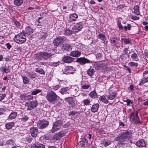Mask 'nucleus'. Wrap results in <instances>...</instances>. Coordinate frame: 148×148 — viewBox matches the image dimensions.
Wrapping results in <instances>:
<instances>
[{
  "label": "nucleus",
  "mask_w": 148,
  "mask_h": 148,
  "mask_svg": "<svg viewBox=\"0 0 148 148\" xmlns=\"http://www.w3.org/2000/svg\"><path fill=\"white\" fill-rule=\"evenodd\" d=\"M46 98L49 102L52 104H55L57 100L60 98L59 97L52 91L47 92Z\"/></svg>",
  "instance_id": "nucleus-1"
},
{
  "label": "nucleus",
  "mask_w": 148,
  "mask_h": 148,
  "mask_svg": "<svg viewBox=\"0 0 148 148\" xmlns=\"http://www.w3.org/2000/svg\"><path fill=\"white\" fill-rule=\"evenodd\" d=\"M14 40L16 43L22 44L25 42L26 40V36L24 31H22L18 34L15 35Z\"/></svg>",
  "instance_id": "nucleus-2"
},
{
  "label": "nucleus",
  "mask_w": 148,
  "mask_h": 148,
  "mask_svg": "<svg viewBox=\"0 0 148 148\" xmlns=\"http://www.w3.org/2000/svg\"><path fill=\"white\" fill-rule=\"evenodd\" d=\"M132 132L131 131L125 130L121 132L120 136L116 137L114 139V140L118 141L119 139H123L127 140L132 137Z\"/></svg>",
  "instance_id": "nucleus-3"
},
{
  "label": "nucleus",
  "mask_w": 148,
  "mask_h": 148,
  "mask_svg": "<svg viewBox=\"0 0 148 148\" xmlns=\"http://www.w3.org/2000/svg\"><path fill=\"white\" fill-rule=\"evenodd\" d=\"M53 55V54L46 52H42L36 53V58L38 60L44 59L47 60L49 58Z\"/></svg>",
  "instance_id": "nucleus-4"
},
{
  "label": "nucleus",
  "mask_w": 148,
  "mask_h": 148,
  "mask_svg": "<svg viewBox=\"0 0 148 148\" xmlns=\"http://www.w3.org/2000/svg\"><path fill=\"white\" fill-rule=\"evenodd\" d=\"M62 125V122L61 120H58L56 122L53 124L52 129L50 130V132L53 133L60 129Z\"/></svg>",
  "instance_id": "nucleus-5"
},
{
  "label": "nucleus",
  "mask_w": 148,
  "mask_h": 148,
  "mask_svg": "<svg viewBox=\"0 0 148 148\" xmlns=\"http://www.w3.org/2000/svg\"><path fill=\"white\" fill-rule=\"evenodd\" d=\"M66 40V37L64 36H58L54 39L53 41L54 44L55 46H58L63 43Z\"/></svg>",
  "instance_id": "nucleus-6"
},
{
  "label": "nucleus",
  "mask_w": 148,
  "mask_h": 148,
  "mask_svg": "<svg viewBox=\"0 0 148 148\" xmlns=\"http://www.w3.org/2000/svg\"><path fill=\"white\" fill-rule=\"evenodd\" d=\"M48 121L44 120L39 121L37 123L38 127L40 129H43L46 127L48 125Z\"/></svg>",
  "instance_id": "nucleus-7"
},
{
  "label": "nucleus",
  "mask_w": 148,
  "mask_h": 148,
  "mask_svg": "<svg viewBox=\"0 0 148 148\" xmlns=\"http://www.w3.org/2000/svg\"><path fill=\"white\" fill-rule=\"evenodd\" d=\"M75 70L72 66H67L65 67L63 73L66 74H73Z\"/></svg>",
  "instance_id": "nucleus-8"
},
{
  "label": "nucleus",
  "mask_w": 148,
  "mask_h": 148,
  "mask_svg": "<svg viewBox=\"0 0 148 148\" xmlns=\"http://www.w3.org/2000/svg\"><path fill=\"white\" fill-rule=\"evenodd\" d=\"M117 144V146L119 148H123L127 146V141L126 140L123 139H119Z\"/></svg>",
  "instance_id": "nucleus-9"
},
{
  "label": "nucleus",
  "mask_w": 148,
  "mask_h": 148,
  "mask_svg": "<svg viewBox=\"0 0 148 148\" xmlns=\"http://www.w3.org/2000/svg\"><path fill=\"white\" fill-rule=\"evenodd\" d=\"M83 27V23L80 22L77 23L72 28L73 32L74 33H76L81 30Z\"/></svg>",
  "instance_id": "nucleus-10"
},
{
  "label": "nucleus",
  "mask_w": 148,
  "mask_h": 148,
  "mask_svg": "<svg viewBox=\"0 0 148 148\" xmlns=\"http://www.w3.org/2000/svg\"><path fill=\"white\" fill-rule=\"evenodd\" d=\"M106 64L104 63H98L95 62L93 65V67L97 70H101L105 68Z\"/></svg>",
  "instance_id": "nucleus-11"
},
{
  "label": "nucleus",
  "mask_w": 148,
  "mask_h": 148,
  "mask_svg": "<svg viewBox=\"0 0 148 148\" xmlns=\"http://www.w3.org/2000/svg\"><path fill=\"white\" fill-rule=\"evenodd\" d=\"M68 87H63L61 89L59 92L62 95H65L66 96H68L70 94Z\"/></svg>",
  "instance_id": "nucleus-12"
},
{
  "label": "nucleus",
  "mask_w": 148,
  "mask_h": 148,
  "mask_svg": "<svg viewBox=\"0 0 148 148\" xmlns=\"http://www.w3.org/2000/svg\"><path fill=\"white\" fill-rule=\"evenodd\" d=\"M38 104L36 100L31 101L28 106L27 109L29 110H31L36 107Z\"/></svg>",
  "instance_id": "nucleus-13"
},
{
  "label": "nucleus",
  "mask_w": 148,
  "mask_h": 148,
  "mask_svg": "<svg viewBox=\"0 0 148 148\" xmlns=\"http://www.w3.org/2000/svg\"><path fill=\"white\" fill-rule=\"evenodd\" d=\"M21 99L23 101H26L33 99V96L31 95H28L26 94H21L20 96Z\"/></svg>",
  "instance_id": "nucleus-14"
},
{
  "label": "nucleus",
  "mask_w": 148,
  "mask_h": 148,
  "mask_svg": "<svg viewBox=\"0 0 148 148\" xmlns=\"http://www.w3.org/2000/svg\"><path fill=\"white\" fill-rule=\"evenodd\" d=\"M76 61L79 63L83 65L86 63H89L90 60L85 58H80L77 59Z\"/></svg>",
  "instance_id": "nucleus-15"
},
{
  "label": "nucleus",
  "mask_w": 148,
  "mask_h": 148,
  "mask_svg": "<svg viewBox=\"0 0 148 148\" xmlns=\"http://www.w3.org/2000/svg\"><path fill=\"white\" fill-rule=\"evenodd\" d=\"M38 129L34 127H32L30 129V132L32 136L33 137H36L38 133Z\"/></svg>",
  "instance_id": "nucleus-16"
},
{
  "label": "nucleus",
  "mask_w": 148,
  "mask_h": 148,
  "mask_svg": "<svg viewBox=\"0 0 148 148\" xmlns=\"http://www.w3.org/2000/svg\"><path fill=\"white\" fill-rule=\"evenodd\" d=\"M78 17L77 15L75 13L70 14L68 18V21L70 22L75 21Z\"/></svg>",
  "instance_id": "nucleus-17"
},
{
  "label": "nucleus",
  "mask_w": 148,
  "mask_h": 148,
  "mask_svg": "<svg viewBox=\"0 0 148 148\" xmlns=\"http://www.w3.org/2000/svg\"><path fill=\"white\" fill-rule=\"evenodd\" d=\"M62 60L66 63H71L74 60V58L69 56H65L63 58Z\"/></svg>",
  "instance_id": "nucleus-18"
},
{
  "label": "nucleus",
  "mask_w": 148,
  "mask_h": 148,
  "mask_svg": "<svg viewBox=\"0 0 148 148\" xmlns=\"http://www.w3.org/2000/svg\"><path fill=\"white\" fill-rule=\"evenodd\" d=\"M136 145L139 147H143L146 146V143L143 140H141L136 143Z\"/></svg>",
  "instance_id": "nucleus-19"
},
{
  "label": "nucleus",
  "mask_w": 148,
  "mask_h": 148,
  "mask_svg": "<svg viewBox=\"0 0 148 148\" xmlns=\"http://www.w3.org/2000/svg\"><path fill=\"white\" fill-rule=\"evenodd\" d=\"M64 100L67 101L69 104L73 105L75 104V101L72 97H66L64 99Z\"/></svg>",
  "instance_id": "nucleus-20"
},
{
  "label": "nucleus",
  "mask_w": 148,
  "mask_h": 148,
  "mask_svg": "<svg viewBox=\"0 0 148 148\" xmlns=\"http://www.w3.org/2000/svg\"><path fill=\"white\" fill-rule=\"evenodd\" d=\"M81 53L77 51H74L70 53V55L73 57H77L80 56Z\"/></svg>",
  "instance_id": "nucleus-21"
},
{
  "label": "nucleus",
  "mask_w": 148,
  "mask_h": 148,
  "mask_svg": "<svg viewBox=\"0 0 148 148\" xmlns=\"http://www.w3.org/2000/svg\"><path fill=\"white\" fill-rule=\"evenodd\" d=\"M28 35H30L32 34L33 32V30L32 28L29 26H27L25 27V31H23Z\"/></svg>",
  "instance_id": "nucleus-22"
},
{
  "label": "nucleus",
  "mask_w": 148,
  "mask_h": 148,
  "mask_svg": "<svg viewBox=\"0 0 148 148\" xmlns=\"http://www.w3.org/2000/svg\"><path fill=\"white\" fill-rule=\"evenodd\" d=\"M116 95V94L115 92H109L108 95H107L108 99L109 100H113L115 98Z\"/></svg>",
  "instance_id": "nucleus-23"
},
{
  "label": "nucleus",
  "mask_w": 148,
  "mask_h": 148,
  "mask_svg": "<svg viewBox=\"0 0 148 148\" xmlns=\"http://www.w3.org/2000/svg\"><path fill=\"white\" fill-rule=\"evenodd\" d=\"M99 105L98 103L92 105L91 107V111L93 112H97L98 109Z\"/></svg>",
  "instance_id": "nucleus-24"
},
{
  "label": "nucleus",
  "mask_w": 148,
  "mask_h": 148,
  "mask_svg": "<svg viewBox=\"0 0 148 148\" xmlns=\"http://www.w3.org/2000/svg\"><path fill=\"white\" fill-rule=\"evenodd\" d=\"M62 49L65 50L70 51L72 49V47L70 45L66 44L63 45Z\"/></svg>",
  "instance_id": "nucleus-25"
},
{
  "label": "nucleus",
  "mask_w": 148,
  "mask_h": 148,
  "mask_svg": "<svg viewBox=\"0 0 148 148\" xmlns=\"http://www.w3.org/2000/svg\"><path fill=\"white\" fill-rule=\"evenodd\" d=\"M111 142L110 140L108 139H104L101 143V144L103 145L105 147L111 144Z\"/></svg>",
  "instance_id": "nucleus-26"
},
{
  "label": "nucleus",
  "mask_w": 148,
  "mask_h": 148,
  "mask_svg": "<svg viewBox=\"0 0 148 148\" xmlns=\"http://www.w3.org/2000/svg\"><path fill=\"white\" fill-rule=\"evenodd\" d=\"M1 71L4 73H7L10 72V69L9 67L7 66H3L0 68Z\"/></svg>",
  "instance_id": "nucleus-27"
},
{
  "label": "nucleus",
  "mask_w": 148,
  "mask_h": 148,
  "mask_svg": "<svg viewBox=\"0 0 148 148\" xmlns=\"http://www.w3.org/2000/svg\"><path fill=\"white\" fill-rule=\"evenodd\" d=\"M121 40V43L124 45L129 44L131 42L130 39L129 38H122Z\"/></svg>",
  "instance_id": "nucleus-28"
},
{
  "label": "nucleus",
  "mask_w": 148,
  "mask_h": 148,
  "mask_svg": "<svg viewBox=\"0 0 148 148\" xmlns=\"http://www.w3.org/2000/svg\"><path fill=\"white\" fill-rule=\"evenodd\" d=\"M44 145L41 144H36L33 145L31 148H45Z\"/></svg>",
  "instance_id": "nucleus-29"
},
{
  "label": "nucleus",
  "mask_w": 148,
  "mask_h": 148,
  "mask_svg": "<svg viewBox=\"0 0 148 148\" xmlns=\"http://www.w3.org/2000/svg\"><path fill=\"white\" fill-rule=\"evenodd\" d=\"M23 0H14V4L17 6L21 5L23 3Z\"/></svg>",
  "instance_id": "nucleus-30"
},
{
  "label": "nucleus",
  "mask_w": 148,
  "mask_h": 148,
  "mask_svg": "<svg viewBox=\"0 0 148 148\" xmlns=\"http://www.w3.org/2000/svg\"><path fill=\"white\" fill-rule=\"evenodd\" d=\"M6 144L8 145H13L15 144V140L11 138L7 140Z\"/></svg>",
  "instance_id": "nucleus-31"
},
{
  "label": "nucleus",
  "mask_w": 148,
  "mask_h": 148,
  "mask_svg": "<svg viewBox=\"0 0 148 148\" xmlns=\"http://www.w3.org/2000/svg\"><path fill=\"white\" fill-rule=\"evenodd\" d=\"M89 96L91 98L94 99L97 97V94L95 90H93L90 93Z\"/></svg>",
  "instance_id": "nucleus-32"
},
{
  "label": "nucleus",
  "mask_w": 148,
  "mask_h": 148,
  "mask_svg": "<svg viewBox=\"0 0 148 148\" xmlns=\"http://www.w3.org/2000/svg\"><path fill=\"white\" fill-rule=\"evenodd\" d=\"M65 135V133L63 131H61L58 132L56 134L55 136L56 137V138L57 139Z\"/></svg>",
  "instance_id": "nucleus-33"
},
{
  "label": "nucleus",
  "mask_w": 148,
  "mask_h": 148,
  "mask_svg": "<svg viewBox=\"0 0 148 148\" xmlns=\"http://www.w3.org/2000/svg\"><path fill=\"white\" fill-rule=\"evenodd\" d=\"M134 10L136 15H139L140 14V12H139V7L138 5H135L134 7Z\"/></svg>",
  "instance_id": "nucleus-34"
},
{
  "label": "nucleus",
  "mask_w": 148,
  "mask_h": 148,
  "mask_svg": "<svg viewBox=\"0 0 148 148\" xmlns=\"http://www.w3.org/2000/svg\"><path fill=\"white\" fill-rule=\"evenodd\" d=\"M17 115V113L16 112H13L10 114L9 116V119H12L16 118Z\"/></svg>",
  "instance_id": "nucleus-35"
},
{
  "label": "nucleus",
  "mask_w": 148,
  "mask_h": 148,
  "mask_svg": "<svg viewBox=\"0 0 148 148\" xmlns=\"http://www.w3.org/2000/svg\"><path fill=\"white\" fill-rule=\"evenodd\" d=\"M131 58L135 61H137L139 60L138 56L137 54L134 53L132 54L131 57Z\"/></svg>",
  "instance_id": "nucleus-36"
},
{
  "label": "nucleus",
  "mask_w": 148,
  "mask_h": 148,
  "mask_svg": "<svg viewBox=\"0 0 148 148\" xmlns=\"http://www.w3.org/2000/svg\"><path fill=\"white\" fill-rule=\"evenodd\" d=\"M35 71L37 73H39L40 74L45 75V73L43 70L40 68H37L35 69Z\"/></svg>",
  "instance_id": "nucleus-37"
},
{
  "label": "nucleus",
  "mask_w": 148,
  "mask_h": 148,
  "mask_svg": "<svg viewBox=\"0 0 148 148\" xmlns=\"http://www.w3.org/2000/svg\"><path fill=\"white\" fill-rule=\"evenodd\" d=\"M94 72V69L92 68H90L87 70V74L90 76H92Z\"/></svg>",
  "instance_id": "nucleus-38"
},
{
  "label": "nucleus",
  "mask_w": 148,
  "mask_h": 148,
  "mask_svg": "<svg viewBox=\"0 0 148 148\" xmlns=\"http://www.w3.org/2000/svg\"><path fill=\"white\" fill-rule=\"evenodd\" d=\"M79 145L81 147L84 146L86 143H87V140L85 138H84L79 143Z\"/></svg>",
  "instance_id": "nucleus-39"
},
{
  "label": "nucleus",
  "mask_w": 148,
  "mask_h": 148,
  "mask_svg": "<svg viewBox=\"0 0 148 148\" xmlns=\"http://www.w3.org/2000/svg\"><path fill=\"white\" fill-rule=\"evenodd\" d=\"M99 100L105 103H107L108 102V101L106 99V97L104 95L100 96L99 97Z\"/></svg>",
  "instance_id": "nucleus-40"
},
{
  "label": "nucleus",
  "mask_w": 148,
  "mask_h": 148,
  "mask_svg": "<svg viewBox=\"0 0 148 148\" xmlns=\"http://www.w3.org/2000/svg\"><path fill=\"white\" fill-rule=\"evenodd\" d=\"M14 123L13 122H10L6 123L5 125V127L6 128L9 129L12 128V127L14 126Z\"/></svg>",
  "instance_id": "nucleus-41"
},
{
  "label": "nucleus",
  "mask_w": 148,
  "mask_h": 148,
  "mask_svg": "<svg viewBox=\"0 0 148 148\" xmlns=\"http://www.w3.org/2000/svg\"><path fill=\"white\" fill-rule=\"evenodd\" d=\"M42 91V90L39 89H35L32 92L31 94L32 95H36L37 94L41 92Z\"/></svg>",
  "instance_id": "nucleus-42"
},
{
  "label": "nucleus",
  "mask_w": 148,
  "mask_h": 148,
  "mask_svg": "<svg viewBox=\"0 0 148 148\" xmlns=\"http://www.w3.org/2000/svg\"><path fill=\"white\" fill-rule=\"evenodd\" d=\"M26 75L30 78H34L36 77V75L32 72H29L26 73Z\"/></svg>",
  "instance_id": "nucleus-43"
},
{
  "label": "nucleus",
  "mask_w": 148,
  "mask_h": 148,
  "mask_svg": "<svg viewBox=\"0 0 148 148\" xmlns=\"http://www.w3.org/2000/svg\"><path fill=\"white\" fill-rule=\"evenodd\" d=\"M128 65L130 66L133 67H137L138 66V64L137 62H130L128 64Z\"/></svg>",
  "instance_id": "nucleus-44"
},
{
  "label": "nucleus",
  "mask_w": 148,
  "mask_h": 148,
  "mask_svg": "<svg viewBox=\"0 0 148 148\" xmlns=\"http://www.w3.org/2000/svg\"><path fill=\"white\" fill-rule=\"evenodd\" d=\"M73 32V31L67 29L64 30V34L65 35L69 36L71 35Z\"/></svg>",
  "instance_id": "nucleus-45"
},
{
  "label": "nucleus",
  "mask_w": 148,
  "mask_h": 148,
  "mask_svg": "<svg viewBox=\"0 0 148 148\" xmlns=\"http://www.w3.org/2000/svg\"><path fill=\"white\" fill-rule=\"evenodd\" d=\"M22 77L23 79V82L24 84H27L29 83V80L28 78L25 76H22Z\"/></svg>",
  "instance_id": "nucleus-46"
},
{
  "label": "nucleus",
  "mask_w": 148,
  "mask_h": 148,
  "mask_svg": "<svg viewBox=\"0 0 148 148\" xmlns=\"http://www.w3.org/2000/svg\"><path fill=\"white\" fill-rule=\"evenodd\" d=\"M98 37L104 43H105L106 37L104 35L101 34H99Z\"/></svg>",
  "instance_id": "nucleus-47"
},
{
  "label": "nucleus",
  "mask_w": 148,
  "mask_h": 148,
  "mask_svg": "<svg viewBox=\"0 0 148 148\" xmlns=\"http://www.w3.org/2000/svg\"><path fill=\"white\" fill-rule=\"evenodd\" d=\"M110 40L111 41V44H114V45L116 46V41L117 40L116 38L115 37H114L111 38H110Z\"/></svg>",
  "instance_id": "nucleus-48"
},
{
  "label": "nucleus",
  "mask_w": 148,
  "mask_h": 148,
  "mask_svg": "<svg viewBox=\"0 0 148 148\" xmlns=\"http://www.w3.org/2000/svg\"><path fill=\"white\" fill-rule=\"evenodd\" d=\"M59 64V62H49V65L50 66H53V67H55L58 66Z\"/></svg>",
  "instance_id": "nucleus-49"
},
{
  "label": "nucleus",
  "mask_w": 148,
  "mask_h": 148,
  "mask_svg": "<svg viewBox=\"0 0 148 148\" xmlns=\"http://www.w3.org/2000/svg\"><path fill=\"white\" fill-rule=\"evenodd\" d=\"M106 67L105 68H104L103 70H104L105 72H107V73H108L109 72H110L112 70L111 69L108 67L107 66V64H106Z\"/></svg>",
  "instance_id": "nucleus-50"
},
{
  "label": "nucleus",
  "mask_w": 148,
  "mask_h": 148,
  "mask_svg": "<svg viewBox=\"0 0 148 148\" xmlns=\"http://www.w3.org/2000/svg\"><path fill=\"white\" fill-rule=\"evenodd\" d=\"M84 105L87 106L89 105L90 103V101L88 99H85L82 101Z\"/></svg>",
  "instance_id": "nucleus-51"
},
{
  "label": "nucleus",
  "mask_w": 148,
  "mask_h": 148,
  "mask_svg": "<svg viewBox=\"0 0 148 148\" xmlns=\"http://www.w3.org/2000/svg\"><path fill=\"white\" fill-rule=\"evenodd\" d=\"M130 119L132 121H134L136 119V116H135L134 113H132L130 114Z\"/></svg>",
  "instance_id": "nucleus-52"
},
{
  "label": "nucleus",
  "mask_w": 148,
  "mask_h": 148,
  "mask_svg": "<svg viewBox=\"0 0 148 148\" xmlns=\"http://www.w3.org/2000/svg\"><path fill=\"white\" fill-rule=\"evenodd\" d=\"M96 56L98 60H100L102 59V55L100 53H97L96 55Z\"/></svg>",
  "instance_id": "nucleus-53"
},
{
  "label": "nucleus",
  "mask_w": 148,
  "mask_h": 148,
  "mask_svg": "<svg viewBox=\"0 0 148 148\" xmlns=\"http://www.w3.org/2000/svg\"><path fill=\"white\" fill-rule=\"evenodd\" d=\"M26 142L29 143L32 140V138L30 136H27L26 138Z\"/></svg>",
  "instance_id": "nucleus-54"
},
{
  "label": "nucleus",
  "mask_w": 148,
  "mask_h": 148,
  "mask_svg": "<svg viewBox=\"0 0 148 148\" xmlns=\"http://www.w3.org/2000/svg\"><path fill=\"white\" fill-rule=\"evenodd\" d=\"M14 23L17 27L18 28H20V27L21 26V24L19 22L16 21H14Z\"/></svg>",
  "instance_id": "nucleus-55"
},
{
  "label": "nucleus",
  "mask_w": 148,
  "mask_h": 148,
  "mask_svg": "<svg viewBox=\"0 0 148 148\" xmlns=\"http://www.w3.org/2000/svg\"><path fill=\"white\" fill-rule=\"evenodd\" d=\"M90 85L88 84H85L83 85L82 86V88L84 89H87L89 87Z\"/></svg>",
  "instance_id": "nucleus-56"
},
{
  "label": "nucleus",
  "mask_w": 148,
  "mask_h": 148,
  "mask_svg": "<svg viewBox=\"0 0 148 148\" xmlns=\"http://www.w3.org/2000/svg\"><path fill=\"white\" fill-rule=\"evenodd\" d=\"M60 87L61 85H57L53 87V89L55 90H58Z\"/></svg>",
  "instance_id": "nucleus-57"
},
{
  "label": "nucleus",
  "mask_w": 148,
  "mask_h": 148,
  "mask_svg": "<svg viewBox=\"0 0 148 148\" xmlns=\"http://www.w3.org/2000/svg\"><path fill=\"white\" fill-rule=\"evenodd\" d=\"M5 96L6 95L5 94H0V101L3 99Z\"/></svg>",
  "instance_id": "nucleus-58"
},
{
  "label": "nucleus",
  "mask_w": 148,
  "mask_h": 148,
  "mask_svg": "<svg viewBox=\"0 0 148 148\" xmlns=\"http://www.w3.org/2000/svg\"><path fill=\"white\" fill-rule=\"evenodd\" d=\"M28 119V117L26 116H24L23 118L21 119V120L23 121H27Z\"/></svg>",
  "instance_id": "nucleus-59"
},
{
  "label": "nucleus",
  "mask_w": 148,
  "mask_h": 148,
  "mask_svg": "<svg viewBox=\"0 0 148 148\" xmlns=\"http://www.w3.org/2000/svg\"><path fill=\"white\" fill-rule=\"evenodd\" d=\"M125 101L127 102V104L128 106H129L130 103L132 104L133 103V102L131 100L129 99H127Z\"/></svg>",
  "instance_id": "nucleus-60"
},
{
  "label": "nucleus",
  "mask_w": 148,
  "mask_h": 148,
  "mask_svg": "<svg viewBox=\"0 0 148 148\" xmlns=\"http://www.w3.org/2000/svg\"><path fill=\"white\" fill-rule=\"evenodd\" d=\"M77 113V112L74 111H70L69 112V115H74Z\"/></svg>",
  "instance_id": "nucleus-61"
},
{
  "label": "nucleus",
  "mask_w": 148,
  "mask_h": 148,
  "mask_svg": "<svg viewBox=\"0 0 148 148\" xmlns=\"http://www.w3.org/2000/svg\"><path fill=\"white\" fill-rule=\"evenodd\" d=\"M143 74V76L147 77L148 76V70L144 72Z\"/></svg>",
  "instance_id": "nucleus-62"
},
{
  "label": "nucleus",
  "mask_w": 148,
  "mask_h": 148,
  "mask_svg": "<svg viewBox=\"0 0 148 148\" xmlns=\"http://www.w3.org/2000/svg\"><path fill=\"white\" fill-rule=\"evenodd\" d=\"M132 19L133 20H138L139 19V18L136 16H132Z\"/></svg>",
  "instance_id": "nucleus-63"
},
{
  "label": "nucleus",
  "mask_w": 148,
  "mask_h": 148,
  "mask_svg": "<svg viewBox=\"0 0 148 148\" xmlns=\"http://www.w3.org/2000/svg\"><path fill=\"white\" fill-rule=\"evenodd\" d=\"M137 120V122L138 123H143V121H140L138 116L136 117V119Z\"/></svg>",
  "instance_id": "nucleus-64"
}]
</instances>
